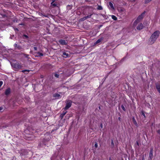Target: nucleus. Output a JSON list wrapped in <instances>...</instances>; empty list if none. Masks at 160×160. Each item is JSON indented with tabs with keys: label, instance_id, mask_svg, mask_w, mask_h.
<instances>
[{
	"label": "nucleus",
	"instance_id": "7c9ffc66",
	"mask_svg": "<svg viewBox=\"0 0 160 160\" xmlns=\"http://www.w3.org/2000/svg\"><path fill=\"white\" fill-rule=\"evenodd\" d=\"M136 144L138 146L139 145V143L138 142H136Z\"/></svg>",
	"mask_w": 160,
	"mask_h": 160
},
{
	"label": "nucleus",
	"instance_id": "7ed1b4c3",
	"mask_svg": "<svg viewBox=\"0 0 160 160\" xmlns=\"http://www.w3.org/2000/svg\"><path fill=\"white\" fill-rule=\"evenodd\" d=\"M11 64L12 67L15 69L20 68L22 67V66L18 62H16L15 63H11Z\"/></svg>",
	"mask_w": 160,
	"mask_h": 160
},
{
	"label": "nucleus",
	"instance_id": "ddd939ff",
	"mask_svg": "<svg viewBox=\"0 0 160 160\" xmlns=\"http://www.w3.org/2000/svg\"><path fill=\"white\" fill-rule=\"evenodd\" d=\"M102 39H103L102 38H101L99 39H98L95 43V44H97L100 43L102 41Z\"/></svg>",
	"mask_w": 160,
	"mask_h": 160
},
{
	"label": "nucleus",
	"instance_id": "9d476101",
	"mask_svg": "<svg viewBox=\"0 0 160 160\" xmlns=\"http://www.w3.org/2000/svg\"><path fill=\"white\" fill-rule=\"evenodd\" d=\"M35 56L36 57H41L43 56V54L40 52H37L35 53Z\"/></svg>",
	"mask_w": 160,
	"mask_h": 160
},
{
	"label": "nucleus",
	"instance_id": "b1692460",
	"mask_svg": "<svg viewBox=\"0 0 160 160\" xmlns=\"http://www.w3.org/2000/svg\"><path fill=\"white\" fill-rule=\"evenodd\" d=\"M54 76L56 77L57 78H58L59 76V74H58L57 73H55L54 74Z\"/></svg>",
	"mask_w": 160,
	"mask_h": 160
},
{
	"label": "nucleus",
	"instance_id": "20e7f679",
	"mask_svg": "<svg viewBox=\"0 0 160 160\" xmlns=\"http://www.w3.org/2000/svg\"><path fill=\"white\" fill-rule=\"evenodd\" d=\"M72 102L70 100L67 101L66 107H65V109L67 110L71 106Z\"/></svg>",
	"mask_w": 160,
	"mask_h": 160
},
{
	"label": "nucleus",
	"instance_id": "6ab92c4d",
	"mask_svg": "<svg viewBox=\"0 0 160 160\" xmlns=\"http://www.w3.org/2000/svg\"><path fill=\"white\" fill-rule=\"evenodd\" d=\"M29 70H24L22 71V72L25 73H28L29 72Z\"/></svg>",
	"mask_w": 160,
	"mask_h": 160
},
{
	"label": "nucleus",
	"instance_id": "5701e85b",
	"mask_svg": "<svg viewBox=\"0 0 160 160\" xmlns=\"http://www.w3.org/2000/svg\"><path fill=\"white\" fill-rule=\"evenodd\" d=\"M92 14H90L88 15L87 16H85L87 18V19L90 18Z\"/></svg>",
	"mask_w": 160,
	"mask_h": 160
},
{
	"label": "nucleus",
	"instance_id": "f257e3e1",
	"mask_svg": "<svg viewBox=\"0 0 160 160\" xmlns=\"http://www.w3.org/2000/svg\"><path fill=\"white\" fill-rule=\"evenodd\" d=\"M160 33V32L159 31H157L153 33L150 39L151 40V42H150V44H152L159 37Z\"/></svg>",
	"mask_w": 160,
	"mask_h": 160
},
{
	"label": "nucleus",
	"instance_id": "c85d7f7f",
	"mask_svg": "<svg viewBox=\"0 0 160 160\" xmlns=\"http://www.w3.org/2000/svg\"><path fill=\"white\" fill-rule=\"evenodd\" d=\"M3 82L2 81H0V87L2 85Z\"/></svg>",
	"mask_w": 160,
	"mask_h": 160
},
{
	"label": "nucleus",
	"instance_id": "dca6fc26",
	"mask_svg": "<svg viewBox=\"0 0 160 160\" xmlns=\"http://www.w3.org/2000/svg\"><path fill=\"white\" fill-rule=\"evenodd\" d=\"M67 112H63L62 113L61 115H60V117L61 118H62L64 116L65 114H66Z\"/></svg>",
	"mask_w": 160,
	"mask_h": 160
},
{
	"label": "nucleus",
	"instance_id": "cd10ccee",
	"mask_svg": "<svg viewBox=\"0 0 160 160\" xmlns=\"http://www.w3.org/2000/svg\"><path fill=\"white\" fill-rule=\"evenodd\" d=\"M111 145L113 147L114 146V142H113V140H112L111 142Z\"/></svg>",
	"mask_w": 160,
	"mask_h": 160
},
{
	"label": "nucleus",
	"instance_id": "f03ea898",
	"mask_svg": "<svg viewBox=\"0 0 160 160\" xmlns=\"http://www.w3.org/2000/svg\"><path fill=\"white\" fill-rule=\"evenodd\" d=\"M144 14L145 12H143L138 17L137 19L134 21V26L136 25L137 23L139 22V21L143 18Z\"/></svg>",
	"mask_w": 160,
	"mask_h": 160
},
{
	"label": "nucleus",
	"instance_id": "39448f33",
	"mask_svg": "<svg viewBox=\"0 0 160 160\" xmlns=\"http://www.w3.org/2000/svg\"><path fill=\"white\" fill-rule=\"evenodd\" d=\"M153 157V150L151 149L149 153V157H148V160H152Z\"/></svg>",
	"mask_w": 160,
	"mask_h": 160
},
{
	"label": "nucleus",
	"instance_id": "f3484780",
	"mask_svg": "<svg viewBox=\"0 0 160 160\" xmlns=\"http://www.w3.org/2000/svg\"><path fill=\"white\" fill-rule=\"evenodd\" d=\"M86 19H87V18H86V17H84L83 18H80V21H83L85 20Z\"/></svg>",
	"mask_w": 160,
	"mask_h": 160
},
{
	"label": "nucleus",
	"instance_id": "412c9836",
	"mask_svg": "<svg viewBox=\"0 0 160 160\" xmlns=\"http://www.w3.org/2000/svg\"><path fill=\"white\" fill-rule=\"evenodd\" d=\"M97 9L98 10H101L102 9V6H98L97 8Z\"/></svg>",
	"mask_w": 160,
	"mask_h": 160
},
{
	"label": "nucleus",
	"instance_id": "aec40b11",
	"mask_svg": "<svg viewBox=\"0 0 160 160\" xmlns=\"http://www.w3.org/2000/svg\"><path fill=\"white\" fill-rule=\"evenodd\" d=\"M152 0H145L144 2L145 4H147L150 2Z\"/></svg>",
	"mask_w": 160,
	"mask_h": 160
},
{
	"label": "nucleus",
	"instance_id": "f8f14e48",
	"mask_svg": "<svg viewBox=\"0 0 160 160\" xmlns=\"http://www.w3.org/2000/svg\"><path fill=\"white\" fill-rule=\"evenodd\" d=\"M63 56L64 58H67L69 56V54L68 53H67L65 52H63Z\"/></svg>",
	"mask_w": 160,
	"mask_h": 160
},
{
	"label": "nucleus",
	"instance_id": "58836bf2",
	"mask_svg": "<svg viewBox=\"0 0 160 160\" xmlns=\"http://www.w3.org/2000/svg\"><path fill=\"white\" fill-rule=\"evenodd\" d=\"M133 120H135V119H134V118H133Z\"/></svg>",
	"mask_w": 160,
	"mask_h": 160
},
{
	"label": "nucleus",
	"instance_id": "2f4dec72",
	"mask_svg": "<svg viewBox=\"0 0 160 160\" xmlns=\"http://www.w3.org/2000/svg\"><path fill=\"white\" fill-rule=\"evenodd\" d=\"M145 160L144 157V156H143L142 157V160Z\"/></svg>",
	"mask_w": 160,
	"mask_h": 160
},
{
	"label": "nucleus",
	"instance_id": "9b49d317",
	"mask_svg": "<svg viewBox=\"0 0 160 160\" xmlns=\"http://www.w3.org/2000/svg\"><path fill=\"white\" fill-rule=\"evenodd\" d=\"M10 89L9 88L7 89L5 91V94L6 95H8L10 93Z\"/></svg>",
	"mask_w": 160,
	"mask_h": 160
},
{
	"label": "nucleus",
	"instance_id": "393cba45",
	"mask_svg": "<svg viewBox=\"0 0 160 160\" xmlns=\"http://www.w3.org/2000/svg\"><path fill=\"white\" fill-rule=\"evenodd\" d=\"M121 108H122V109L124 111H125V107H124V106L123 105H122Z\"/></svg>",
	"mask_w": 160,
	"mask_h": 160
},
{
	"label": "nucleus",
	"instance_id": "6e6552de",
	"mask_svg": "<svg viewBox=\"0 0 160 160\" xmlns=\"http://www.w3.org/2000/svg\"><path fill=\"white\" fill-rule=\"evenodd\" d=\"M143 26L142 23H140L137 27V29L140 30L143 28Z\"/></svg>",
	"mask_w": 160,
	"mask_h": 160
},
{
	"label": "nucleus",
	"instance_id": "e433bc0d",
	"mask_svg": "<svg viewBox=\"0 0 160 160\" xmlns=\"http://www.w3.org/2000/svg\"><path fill=\"white\" fill-rule=\"evenodd\" d=\"M160 130H158V133H160Z\"/></svg>",
	"mask_w": 160,
	"mask_h": 160
},
{
	"label": "nucleus",
	"instance_id": "bb28decb",
	"mask_svg": "<svg viewBox=\"0 0 160 160\" xmlns=\"http://www.w3.org/2000/svg\"><path fill=\"white\" fill-rule=\"evenodd\" d=\"M98 146V144H97V143L96 142L95 143V144H94V147H95L96 148H97Z\"/></svg>",
	"mask_w": 160,
	"mask_h": 160
},
{
	"label": "nucleus",
	"instance_id": "a211bd4d",
	"mask_svg": "<svg viewBox=\"0 0 160 160\" xmlns=\"http://www.w3.org/2000/svg\"><path fill=\"white\" fill-rule=\"evenodd\" d=\"M111 17L114 20H116L117 19V18L114 15H112Z\"/></svg>",
	"mask_w": 160,
	"mask_h": 160
},
{
	"label": "nucleus",
	"instance_id": "473e14b6",
	"mask_svg": "<svg viewBox=\"0 0 160 160\" xmlns=\"http://www.w3.org/2000/svg\"><path fill=\"white\" fill-rule=\"evenodd\" d=\"M134 122H134L135 124V125L137 124V123L135 121Z\"/></svg>",
	"mask_w": 160,
	"mask_h": 160
},
{
	"label": "nucleus",
	"instance_id": "c9c22d12",
	"mask_svg": "<svg viewBox=\"0 0 160 160\" xmlns=\"http://www.w3.org/2000/svg\"><path fill=\"white\" fill-rule=\"evenodd\" d=\"M2 108H1V107H0V110H2Z\"/></svg>",
	"mask_w": 160,
	"mask_h": 160
},
{
	"label": "nucleus",
	"instance_id": "4c0bfd02",
	"mask_svg": "<svg viewBox=\"0 0 160 160\" xmlns=\"http://www.w3.org/2000/svg\"><path fill=\"white\" fill-rule=\"evenodd\" d=\"M24 36L26 38H27L28 36L27 35H25Z\"/></svg>",
	"mask_w": 160,
	"mask_h": 160
},
{
	"label": "nucleus",
	"instance_id": "1a4fd4ad",
	"mask_svg": "<svg viewBox=\"0 0 160 160\" xmlns=\"http://www.w3.org/2000/svg\"><path fill=\"white\" fill-rule=\"evenodd\" d=\"M109 8L111 9L112 10H114L115 9V8L114 7L113 4L111 2H109Z\"/></svg>",
	"mask_w": 160,
	"mask_h": 160
},
{
	"label": "nucleus",
	"instance_id": "4468645a",
	"mask_svg": "<svg viewBox=\"0 0 160 160\" xmlns=\"http://www.w3.org/2000/svg\"><path fill=\"white\" fill-rule=\"evenodd\" d=\"M53 97L56 98H58L60 97V95L59 94L56 93L53 95Z\"/></svg>",
	"mask_w": 160,
	"mask_h": 160
},
{
	"label": "nucleus",
	"instance_id": "c756f323",
	"mask_svg": "<svg viewBox=\"0 0 160 160\" xmlns=\"http://www.w3.org/2000/svg\"><path fill=\"white\" fill-rule=\"evenodd\" d=\"M34 50L36 51L37 50V48L36 47H34Z\"/></svg>",
	"mask_w": 160,
	"mask_h": 160
},
{
	"label": "nucleus",
	"instance_id": "0eeeda50",
	"mask_svg": "<svg viewBox=\"0 0 160 160\" xmlns=\"http://www.w3.org/2000/svg\"><path fill=\"white\" fill-rule=\"evenodd\" d=\"M59 42L62 45H66L67 44V41L61 39L59 40Z\"/></svg>",
	"mask_w": 160,
	"mask_h": 160
},
{
	"label": "nucleus",
	"instance_id": "a878e982",
	"mask_svg": "<svg viewBox=\"0 0 160 160\" xmlns=\"http://www.w3.org/2000/svg\"><path fill=\"white\" fill-rule=\"evenodd\" d=\"M142 115L143 116V117L145 118V115L144 114V112L143 111L142 112Z\"/></svg>",
	"mask_w": 160,
	"mask_h": 160
},
{
	"label": "nucleus",
	"instance_id": "4be33fe9",
	"mask_svg": "<svg viewBox=\"0 0 160 160\" xmlns=\"http://www.w3.org/2000/svg\"><path fill=\"white\" fill-rule=\"evenodd\" d=\"M51 4L52 5L55 7L57 6V4L55 3H54V2H52L51 3Z\"/></svg>",
	"mask_w": 160,
	"mask_h": 160
},
{
	"label": "nucleus",
	"instance_id": "72a5a7b5",
	"mask_svg": "<svg viewBox=\"0 0 160 160\" xmlns=\"http://www.w3.org/2000/svg\"><path fill=\"white\" fill-rule=\"evenodd\" d=\"M100 126H101V128H102V124H101Z\"/></svg>",
	"mask_w": 160,
	"mask_h": 160
},
{
	"label": "nucleus",
	"instance_id": "423d86ee",
	"mask_svg": "<svg viewBox=\"0 0 160 160\" xmlns=\"http://www.w3.org/2000/svg\"><path fill=\"white\" fill-rule=\"evenodd\" d=\"M14 46L15 48V49L19 50H23V49L22 48V47L18 45L16 43H15L14 44Z\"/></svg>",
	"mask_w": 160,
	"mask_h": 160
},
{
	"label": "nucleus",
	"instance_id": "2eb2a0df",
	"mask_svg": "<svg viewBox=\"0 0 160 160\" xmlns=\"http://www.w3.org/2000/svg\"><path fill=\"white\" fill-rule=\"evenodd\" d=\"M156 88L158 90V91L160 93V85L158 84L156 86Z\"/></svg>",
	"mask_w": 160,
	"mask_h": 160
},
{
	"label": "nucleus",
	"instance_id": "f704fd0d",
	"mask_svg": "<svg viewBox=\"0 0 160 160\" xmlns=\"http://www.w3.org/2000/svg\"><path fill=\"white\" fill-rule=\"evenodd\" d=\"M109 160H112L111 158H109Z\"/></svg>",
	"mask_w": 160,
	"mask_h": 160
}]
</instances>
